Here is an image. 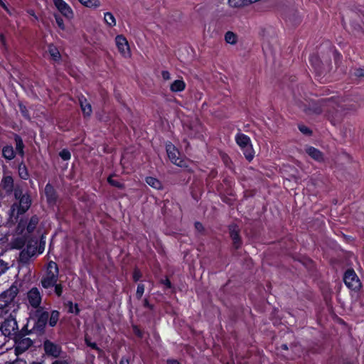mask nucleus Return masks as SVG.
Returning <instances> with one entry per match:
<instances>
[{"label": "nucleus", "mask_w": 364, "mask_h": 364, "mask_svg": "<svg viewBox=\"0 0 364 364\" xmlns=\"http://www.w3.org/2000/svg\"><path fill=\"white\" fill-rule=\"evenodd\" d=\"M295 103L301 110L309 114H318L326 109V111L329 112L328 118L331 123L333 124H336V119H334L333 114L331 115L330 114L331 111L329 110V108L336 109L335 106L333 105V101L332 100V98L322 99L318 102V104L311 102L307 105L306 102L297 100H295Z\"/></svg>", "instance_id": "nucleus-1"}, {"label": "nucleus", "mask_w": 364, "mask_h": 364, "mask_svg": "<svg viewBox=\"0 0 364 364\" xmlns=\"http://www.w3.org/2000/svg\"><path fill=\"white\" fill-rule=\"evenodd\" d=\"M59 271L55 262L51 261L48 264L47 271L41 279V285L45 289H53L58 281Z\"/></svg>", "instance_id": "nucleus-2"}, {"label": "nucleus", "mask_w": 364, "mask_h": 364, "mask_svg": "<svg viewBox=\"0 0 364 364\" xmlns=\"http://www.w3.org/2000/svg\"><path fill=\"white\" fill-rule=\"evenodd\" d=\"M18 292V288L16 286H11L9 289L1 293L0 294V309L5 313H8Z\"/></svg>", "instance_id": "nucleus-3"}, {"label": "nucleus", "mask_w": 364, "mask_h": 364, "mask_svg": "<svg viewBox=\"0 0 364 364\" xmlns=\"http://www.w3.org/2000/svg\"><path fill=\"white\" fill-rule=\"evenodd\" d=\"M235 141L242 150L246 159L249 161L252 160L254 157V150L250 138L242 133H237L235 136Z\"/></svg>", "instance_id": "nucleus-4"}, {"label": "nucleus", "mask_w": 364, "mask_h": 364, "mask_svg": "<svg viewBox=\"0 0 364 364\" xmlns=\"http://www.w3.org/2000/svg\"><path fill=\"white\" fill-rule=\"evenodd\" d=\"M31 200L28 195H23L18 200V203H15L11 208V215L18 217L19 215L26 213L30 208Z\"/></svg>", "instance_id": "nucleus-5"}, {"label": "nucleus", "mask_w": 364, "mask_h": 364, "mask_svg": "<svg viewBox=\"0 0 364 364\" xmlns=\"http://www.w3.org/2000/svg\"><path fill=\"white\" fill-rule=\"evenodd\" d=\"M343 281L345 284L351 290L358 291L361 287V282L353 269H348L346 272Z\"/></svg>", "instance_id": "nucleus-6"}, {"label": "nucleus", "mask_w": 364, "mask_h": 364, "mask_svg": "<svg viewBox=\"0 0 364 364\" xmlns=\"http://www.w3.org/2000/svg\"><path fill=\"white\" fill-rule=\"evenodd\" d=\"M167 155L171 161L178 166H186V161L180 156V153L177 149L171 143H168L166 145Z\"/></svg>", "instance_id": "nucleus-7"}, {"label": "nucleus", "mask_w": 364, "mask_h": 364, "mask_svg": "<svg viewBox=\"0 0 364 364\" xmlns=\"http://www.w3.org/2000/svg\"><path fill=\"white\" fill-rule=\"evenodd\" d=\"M26 301L29 306L36 309L38 308L41 304L42 294L37 287L31 288L26 294Z\"/></svg>", "instance_id": "nucleus-8"}, {"label": "nucleus", "mask_w": 364, "mask_h": 364, "mask_svg": "<svg viewBox=\"0 0 364 364\" xmlns=\"http://www.w3.org/2000/svg\"><path fill=\"white\" fill-rule=\"evenodd\" d=\"M0 329L5 336L14 335L18 330L17 322L14 318H8L2 323Z\"/></svg>", "instance_id": "nucleus-9"}, {"label": "nucleus", "mask_w": 364, "mask_h": 364, "mask_svg": "<svg viewBox=\"0 0 364 364\" xmlns=\"http://www.w3.org/2000/svg\"><path fill=\"white\" fill-rule=\"evenodd\" d=\"M53 2L58 11L66 18L72 19L74 13L71 7L64 0H53Z\"/></svg>", "instance_id": "nucleus-10"}, {"label": "nucleus", "mask_w": 364, "mask_h": 364, "mask_svg": "<svg viewBox=\"0 0 364 364\" xmlns=\"http://www.w3.org/2000/svg\"><path fill=\"white\" fill-rule=\"evenodd\" d=\"M115 42L119 53L125 58L130 57L131 52L126 38L122 35H118L115 38Z\"/></svg>", "instance_id": "nucleus-11"}, {"label": "nucleus", "mask_w": 364, "mask_h": 364, "mask_svg": "<svg viewBox=\"0 0 364 364\" xmlns=\"http://www.w3.org/2000/svg\"><path fill=\"white\" fill-rule=\"evenodd\" d=\"M33 344L31 338L27 337L19 338L15 343V352L19 355L28 350Z\"/></svg>", "instance_id": "nucleus-12"}, {"label": "nucleus", "mask_w": 364, "mask_h": 364, "mask_svg": "<svg viewBox=\"0 0 364 364\" xmlns=\"http://www.w3.org/2000/svg\"><path fill=\"white\" fill-rule=\"evenodd\" d=\"M43 348L46 353L48 355H50L53 358H58L60 355V346L50 341H46L44 342Z\"/></svg>", "instance_id": "nucleus-13"}, {"label": "nucleus", "mask_w": 364, "mask_h": 364, "mask_svg": "<svg viewBox=\"0 0 364 364\" xmlns=\"http://www.w3.org/2000/svg\"><path fill=\"white\" fill-rule=\"evenodd\" d=\"M37 242L28 240L26 243V247L21 252V257L22 259H27L29 257L36 255Z\"/></svg>", "instance_id": "nucleus-14"}, {"label": "nucleus", "mask_w": 364, "mask_h": 364, "mask_svg": "<svg viewBox=\"0 0 364 364\" xmlns=\"http://www.w3.org/2000/svg\"><path fill=\"white\" fill-rule=\"evenodd\" d=\"M36 316H37L36 325L39 328L44 327L48 321V318H49L48 312L44 311L43 310H38Z\"/></svg>", "instance_id": "nucleus-15"}, {"label": "nucleus", "mask_w": 364, "mask_h": 364, "mask_svg": "<svg viewBox=\"0 0 364 364\" xmlns=\"http://www.w3.org/2000/svg\"><path fill=\"white\" fill-rule=\"evenodd\" d=\"M28 241L24 235L17 236L11 242V246L14 249H21L26 245Z\"/></svg>", "instance_id": "nucleus-16"}, {"label": "nucleus", "mask_w": 364, "mask_h": 364, "mask_svg": "<svg viewBox=\"0 0 364 364\" xmlns=\"http://www.w3.org/2000/svg\"><path fill=\"white\" fill-rule=\"evenodd\" d=\"M2 188L7 192L11 193L14 189V180L10 176H4L1 181Z\"/></svg>", "instance_id": "nucleus-17"}, {"label": "nucleus", "mask_w": 364, "mask_h": 364, "mask_svg": "<svg viewBox=\"0 0 364 364\" xmlns=\"http://www.w3.org/2000/svg\"><path fill=\"white\" fill-rule=\"evenodd\" d=\"M230 237L233 241V244L235 248H238L240 246L241 241L239 236L238 230L235 226H231L230 228Z\"/></svg>", "instance_id": "nucleus-18"}, {"label": "nucleus", "mask_w": 364, "mask_h": 364, "mask_svg": "<svg viewBox=\"0 0 364 364\" xmlns=\"http://www.w3.org/2000/svg\"><path fill=\"white\" fill-rule=\"evenodd\" d=\"M80 105L83 114L85 116H90L92 113L91 105L87 101L83 96L79 98Z\"/></svg>", "instance_id": "nucleus-19"}, {"label": "nucleus", "mask_w": 364, "mask_h": 364, "mask_svg": "<svg viewBox=\"0 0 364 364\" xmlns=\"http://www.w3.org/2000/svg\"><path fill=\"white\" fill-rule=\"evenodd\" d=\"M185 88L186 83L183 80H176L170 85V90L173 92H182Z\"/></svg>", "instance_id": "nucleus-20"}, {"label": "nucleus", "mask_w": 364, "mask_h": 364, "mask_svg": "<svg viewBox=\"0 0 364 364\" xmlns=\"http://www.w3.org/2000/svg\"><path fill=\"white\" fill-rule=\"evenodd\" d=\"M306 151L314 159L318 161H321L323 160V154L317 149L310 146L306 149Z\"/></svg>", "instance_id": "nucleus-21"}, {"label": "nucleus", "mask_w": 364, "mask_h": 364, "mask_svg": "<svg viewBox=\"0 0 364 364\" xmlns=\"http://www.w3.org/2000/svg\"><path fill=\"white\" fill-rule=\"evenodd\" d=\"M82 5L90 9H97L101 6L100 0H77Z\"/></svg>", "instance_id": "nucleus-22"}, {"label": "nucleus", "mask_w": 364, "mask_h": 364, "mask_svg": "<svg viewBox=\"0 0 364 364\" xmlns=\"http://www.w3.org/2000/svg\"><path fill=\"white\" fill-rule=\"evenodd\" d=\"M228 5L232 8H242L249 6V0H228Z\"/></svg>", "instance_id": "nucleus-23"}, {"label": "nucleus", "mask_w": 364, "mask_h": 364, "mask_svg": "<svg viewBox=\"0 0 364 364\" xmlns=\"http://www.w3.org/2000/svg\"><path fill=\"white\" fill-rule=\"evenodd\" d=\"M146 182L149 186H150L151 187H152L156 190H160L162 188V184H161V181L156 178L151 177V176L146 177Z\"/></svg>", "instance_id": "nucleus-24"}, {"label": "nucleus", "mask_w": 364, "mask_h": 364, "mask_svg": "<svg viewBox=\"0 0 364 364\" xmlns=\"http://www.w3.org/2000/svg\"><path fill=\"white\" fill-rule=\"evenodd\" d=\"M225 41L228 44L235 45L237 43L238 37L232 31H228L225 34Z\"/></svg>", "instance_id": "nucleus-25"}, {"label": "nucleus", "mask_w": 364, "mask_h": 364, "mask_svg": "<svg viewBox=\"0 0 364 364\" xmlns=\"http://www.w3.org/2000/svg\"><path fill=\"white\" fill-rule=\"evenodd\" d=\"M104 21L109 27L116 26V19L111 12H105L104 14Z\"/></svg>", "instance_id": "nucleus-26"}, {"label": "nucleus", "mask_w": 364, "mask_h": 364, "mask_svg": "<svg viewBox=\"0 0 364 364\" xmlns=\"http://www.w3.org/2000/svg\"><path fill=\"white\" fill-rule=\"evenodd\" d=\"M2 154L8 160H11L15 156V153L11 146H6L3 148Z\"/></svg>", "instance_id": "nucleus-27"}, {"label": "nucleus", "mask_w": 364, "mask_h": 364, "mask_svg": "<svg viewBox=\"0 0 364 364\" xmlns=\"http://www.w3.org/2000/svg\"><path fill=\"white\" fill-rule=\"evenodd\" d=\"M38 218L36 215L32 216L29 220V223H28L26 226V230L28 233L32 232L35 228H36V225L38 223Z\"/></svg>", "instance_id": "nucleus-28"}, {"label": "nucleus", "mask_w": 364, "mask_h": 364, "mask_svg": "<svg viewBox=\"0 0 364 364\" xmlns=\"http://www.w3.org/2000/svg\"><path fill=\"white\" fill-rule=\"evenodd\" d=\"M60 313L58 311H53L49 315L48 323L52 327L55 326L59 320Z\"/></svg>", "instance_id": "nucleus-29"}, {"label": "nucleus", "mask_w": 364, "mask_h": 364, "mask_svg": "<svg viewBox=\"0 0 364 364\" xmlns=\"http://www.w3.org/2000/svg\"><path fill=\"white\" fill-rule=\"evenodd\" d=\"M48 53L54 60H58L60 58L58 48L53 45L48 46Z\"/></svg>", "instance_id": "nucleus-30"}, {"label": "nucleus", "mask_w": 364, "mask_h": 364, "mask_svg": "<svg viewBox=\"0 0 364 364\" xmlns=\"http://www.w3.org/2000/svg\"><path fill=\"white\" fill-rule=\"evenodd\" d=\"M15 141H16V151L21 156H23V143L22 139L19 136H16L15 137Z\"/></svg>", "instance_id": "nucleus-31"}, {"label": "nucleus", "mask_w": 364, "mask_h": 364, "mask_svg": "<svg viewBox=\"0 0 364 364\" xmlns=\"http://www.w3.org/2000/svg\"><path fill=\"white\" fill-rule=\"evenodd\" d=\"M45 193H46V195L47 196L48 200H52L53 198L54 189L50 184L48 183L46 186Z\"/></svg>", "instance_id": "nucleus-32"}, {"label": "nucleus", "mask_w": 364, "mask_h": 364, "mask_svg": "<svg viewBox=\"0 0 364 364\" xmlns=\"http://www.w3.org/2000/svg\"><path fill=\"white\" fill-rule=\"evenodd\" d=\"M18 173H19L20 177L23 179H27V178L28 177V171L26 170L25 165H23V164L19 165Z\"/></svg>", "instance_id": "nucleus-33"}, {"label": "nucleus", "mask_w": 364, "mask_h": 364, "mask_svg": "<svg viewBox=\"0 0 364 364\" xmlns=\"http://www.w3.org/2000/svg\"><path fill=\"white\" fill-rule=\"evenodd\" d=\"M67 305L68 306V312L75 313V314L79 313V309L77 304H74L72 301H68Z\"/></svg>", "instance_id": "nucleus-34"}, {"label": "nucleus", "mask_w": 364, "mask_h": 364, "mask_svg": "<svg viewBox=\"0 0 364 364\" xmlns=\"http://www.w3.org/2000/svg\"><path fill=\"white\" fill-rule=\"evenodd\" d=\"M144 285L142 284H139L137 286L136 292V296L138 299H140L144 292Z\"/></svg>", "instance_id": "nucleus-35"}, {"label": "nucleus", "mask_w": 364, "mask_h": 364, "mask_svg": "<svg viewBox=\"0 0 364 364\" xmlns=\"http://www.w3.org/2000/svg\"><path fill=\"white\" fill-rule=\"evenodd\" d=\"M54 16H55V22H56L58 26L61 30H65V26L64 21H63V18L59 15H57V14H55Z\"/></svg>", "instance_id": "nucleus-36"}, {"label": "nucleus", "mask_w": 364, "mask_h": 364, "mask_svg": "<svg viewBox=\"0 0 364 364\" xmlns=\"http://www.w3.org/2000/svg\"><path fill=\"white\" fill-rule=\"evenodd\" d=\"M59 155L65 161L69 160L70 159V156H71L70 151H68L67 149L62 150L60 152Z\"/></svg>", "instance_id": "nucleus-37"}, {"label": "nucleus", "mask_w": 364, "mask_h": 364, "mask_svg": "<svg viewBox=\"0 0 364 364\" xmlns=\"http://www.w3.org/2000/svg\"><path fill=\"white\" fill-rule=\"evenodd\" d=\"M107 181L109 184H111L112 186H113L114 187L122 188V186H123V185L119 181L112 179V176H109L107 178Z\"/></svg>", "instance_id": "nucleus-38"}, {"label": "nucleus", "mask_w": 364, "mask_h": 364, "mask_svg": "<svg viewBox=\"0 0 364 364\" xmlns=\"http://www.w3.org/2000/svg\"><path fill=\"white\" fill-rule=\"evenodd\" d=\"M53 288L55 294L58 296H60L63 293V286L60 284H58V282H56V284L53 287Z\"/></svg>", "instance_id": "nucleus-39"}, {"label": "nucleus", "mask_w": 364, "mask_h": 364, "mask_svg": "<svg viewBox=\"0 0 364 364\" xmlns=\"http://www.w3.org/2000/svg\"><path fill=\"white\" fill-rule=\"evenodd\" d=\"M9 269L8 264L0 259V275L4 273Z\"/></svg>", "instance_id": "nucleus-40"}, {"label": "nucleus", "mask_w": 364, "mask_h": 364, "mask_svg": "<svg viewBox=\"0 0 364 364\" xmlns=\"http://www.w3.org/2000/svg\"><path fill=\"white\" fill-rule=\"evenodd\" d=\"M353 74L357 77H364V67L355 68L354 70Z\"/></svg>", "instance_id": "nucleus-41"}, {"label": "nucleus", "mask_w": 364, "mask_h": 364, "mask_svg": "<svg viewBox=\"0 0 364 364\" xmlns=\"http://www.w3.org/2000/svg\"><path fill=\"white\" fill-rule=\"evenodd\" d=\"M85 343L88 346L91 347L92 348L95 349V350H98L99 352L101 351V350L97 347V346L95 343L91 342L87 338H85Z\"/></svg>", "instance_id": "nucleus-42"}, {"label": "nucleus", "mask_w": 364, "mask_h": 364, "mask_svg": "<svg viewBox=\"0 0 364 364\" xmlns=\"http://www.w3.org/2000/svg\"><path fill=\"white\" fill-rule=\"evenodd\" d=\"M299 129L301 131V132H302L304 134H309L311 133L310 129L304 125H300L299 127Z\"/></svg>", "instance_id": "nucleus-43"}, {"label": "nucleus", "mask_w": 364, "mask_h": 364, "mask_svg": "<svg viewBox=\"0 0 364 364\" xmlns=\"http://www.w3.org/2000/svg\"><path fill=\"white\" fill-rule=\"evenodd\" d=\"M141 277V272L138 269H135L133 274V279L135 282H137Z\"/></svg>", "instance_id": "nucleus-44"}, {"label": "nucleus", "mask_w": 364, "mask_h": 364, "mask_svg": "<svg viewBox=\"0 0 364 364\" xmlns=\"http://www.w3.org/2000/svg\"><path fill=\"white\" fill-rule=\"evenodd\" d=\"M161 76H162L163 79L165 80H168L171 79V74L167 70H163L161 72Z\"/></svg>", "instance_id": "nucleus-45"}, {"label": "nucleus", "mask_w": 364, "mask_h": 364, "mask_svg": "<svg viewBox=\"0 0 364 364\" xmlns=\"http://www.w3.org/2000/svg\"><path fill=\"white\" fill-rule=\"evenodd\" d=\"M24 194L22 193V191H20V190H18V189H16L14 191V196H15V198L17 199V200H19L21 198V197L22 196H23Z\"/></svg>", "instance_id": "nucleus-46"}, {"label": "nucleus", "mask_w": 364, "mask_h": 364, "mask_svg": "<svg viewBox=\"0 0 364 364\" xmlns=\"http://www.w3.org/2000/svg\"><path fill=\"white\" fill-rule=\"evenodd\" d=\"M195 228L199 232H201L203 230V225L200 223H199V222H196L195 223Z\"/></svg>", "instance_id": "nucleus-47"}, {"label": "nucleus", "mask_w": 364, "mask_h": 364, "mask_svg": "<svg viewBox=\"0 0 364 364\" xmlns=\"http://www.w3.org/2000/svg\"><path fill=\"white\" fill-rule=\"evenodd\" d=\"M161 283L164 284L167 288L171 287V283L168 279H165L164 280L161 281Z\"/></svg>", "instance_id": "nucleus-48"}, {"label": "nucleus", "mask_w": 364, "mask_h": 364, "mask_svg": "<svg viewBox=\"0 0 364 364\" xmlns=\"http://www.w3.org/2000/svg\"><path fill=\"white\" fill-rule=\"evenodd\" d=\"M119 364H129V358H127L126 357H122L119 362Z\"/></svg>", "instance_id": "nucleus-49"}, {"label": "nucleus", "mask_w": 364, "mask_h": 364, "mask_svg": "<svg viewBox=\"0 0 364 364\" xmlns=\"http://www.w3.org/2000/svg\"><path fill=\"white\" fill-rule=\"evenodd\" d=\"M26 225V223H24L23 221H21L18 225V230L22 231L21 228H24Z\"/></svg>", "instance_id": "nucleus-50"}, {"label": "nucleus", "mask_w": 364, "mask_h": 364, "mask_svg": "<svg viewBox=\"0 0 364 364\" xmlns=\"http://www.w3.org/2000/svg\"><path fill=\"white\" fill-rule=\"evenodd\" d=\"M134 333L136 334L139 337H141L142 334L139 329H138L136 327L134 328Z\"/></svg>", "instance_id": "nucleus-51"}, {"label": "nucleus", "mask_w": 364, "mask_h": 364, "mask_svg": "<svg viewBox=\"0 0 364 364\" xmlns=\"http://www.w3.org/2000/svg\"><path fill=\"white\" fill-rule=\"evenodd\" d=\"M167 364H180V363L176 360H168L167 361Z\"/></svg>", "instance_id": "nucleus-52"}, {"label": "nucleus", "mask_w": 364, "mask_h": 364, "mask_svg": "<svg viewBox=\"0 0 364 364\" xmlns=\"http://www.w3.org/2000/svg\"><path fill=\"white\" fill-rule=\"evenodd\" d=\"M52 364H66V363L62 360H55Z\"/></svg>", "instance_id": "nucleus-53"}, {"label": "nucleus", "mask_w": 364, "mask_h": 364, "mask_svg": "<svg viewBox=\"0 0 364 364\" xmlns=\"http://www.w3.org/2000/svg\"><path fill=\"white\" fill-rule=\"evenodd\" d=\"M0 40H1V43L3 45H4V43H5V38H4V36L3 35L0 36Z\"/></svg>", "instance_id": "nucleus-54"}, {"label": "nucleus", "mask_w": 364, "mask_h": 364, "mask_svg": "<svg viewBox=\"0 0 364 364\" xmlns=\"http://www.w3.org/2000/svg\"><path fill=\"white\" fill-rule=\"evenodd\" d=\"M0 5L4 8L6 10H7V8L6 6V4H4V2L2 1V0H0Z\"/></svg>", "instance_id": "nucleus-55"}, {"label": "nucleus", "mask_w": 364, "mask_h": 364, "mask_svg": "<svg viewBox=\"0 0 364 364\" xmlns=\"http://www.w3.org/2000/svg\"><path fill=\"white\" fill-rule=\"evenodd\" d=\"M281 348H282V349H284V350H287V349H288V346H287V344H282V345L281 346Z\"/></svg>", "instance_id": "nucleus-56"}, {"label": "nucleus", "mask_w": 364, "mask_h": 364, "mask_svg": "<svg viewBox=\"0 0 364 364\" xmlns=\"http://www.w3.org/2000/svg\"><path fill=\"white\" fill-rule=\"evenodd\" d=\"M144 306H149V302H148V301L146 299L144 300Z\"/></svg>", "instance_id": "nucleus-57"}, {"label": "nucleus", "mask_w": 364, "mask_h": 364, "mask_svg": "<svg viewBox=\"0 0 364 364\" xmlns=\"http://www.w3.org/2000/svg\"><path fill=\"white\" fill-rule=\"evenodd\" d=\"M32 364H41V363H33Z\"/></svg>", "instance_id": "nucleus-58"}, {"label": "nucleus", "mask_w": 364, "mask_h": 364, "mask_svg": "<svg viewBox=\"0 0 364 364\" xmlns=\"http://www.w3.org/2000/svg\"><path fill=\"white\" fill-rule=\"evenodd\" d=\"M226 364H228V363H226Z\"/></svg>", "instance_id": "nucleus-59"}]
</instances>
